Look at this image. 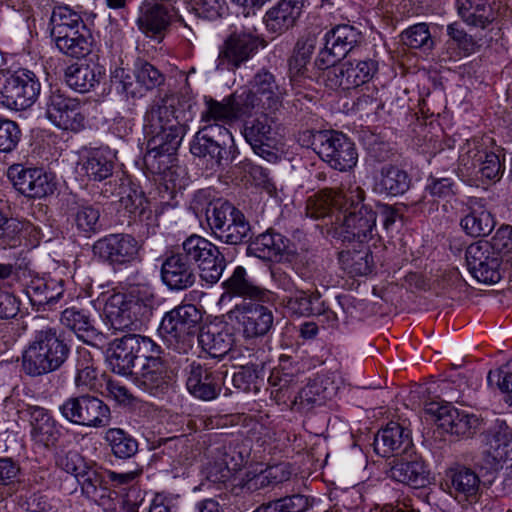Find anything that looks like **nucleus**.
<instances>
[{"mask_svg":"<svg viewBox=\"0 0 512 512\" xmlns=\"http://www.w3.org/2000/svg\"><path fill=\"white\" fill-rule=\"evenodd\" d=\"M172 102L167 96L159 98L145 113L147 145L143 163L146 174L165 175L170 170L187 132V125L176 114Z\"/></svg>","mask_w":512,"mask_h":512,"instance_id":"obj_1","label":"nucleus"},{"mask_svg":"<svg viewBox=\"0 0 512 512\" xmlns=\"http://www.w3.org/2000/svg\"><path fill=\"white\" fill-rule=\"evenodd\" d=\"M31 328L33 335L23 353L24 371L40 376L58 370L70 355V345L44 317H34Z\"/></svg>","mask_w":512,"mask_h":512,"instance_id":"obj_2","label":"nucleus"},{"mask_svg":"<svg viewBox=\"0 0 512 512\" xmlns=\"http://www.w3.org/2000/svg\"><path fill=\"white\" fill-rule=\"evenodd\" d=\"M154 295L146 285H131L122 292L110 294L104 313L115 330H136L147 322L153 313Z\"/></svg>","mask_w":512,"mask_h":512,"instance_id":"obj_3","label":"nucleus"},{"mask_svg":"<svg viewBox=\"0 0 512 512\" xmlns=\"http://www.w3.org/2000/svg\"><path fill=\"white\" fill-rule=\"evenodd\" d=\"M365 192L360 186L350 187L343 195V219L336 234L347 244H368L377 237V215L363 204Z\"/></svg>","mask_w":512,"mask_h":512,"instance_id":"obj_4","label":"nucleus"},{"mask_svg":"<svg viewBox=\"0 0 512 512\" xmlns=\"http://www.w3.org/2000/svg\"><path fill=\"white\" fill-rule=\"evenodd\" d=\"M493 139L488 136L467 140L461 147L458 170L463 177L477 180L499 181L504 173L503 161L490 147Z\"/></svg>","mask_w":512,"mask_h":512,"instance_id":"obj_5","label":"nucleus"},{"mask_svg":"<svg viewBox=\"0 0 512 512\" xmlns=\"http://www.w3.org/2000/svg\"><path fill=\"white\" fill-rule=\"evenodd\" d=\"M202 313L193 304H180L166 312L158 333L161 338L179 353H187L201 329Z\"/></svg>","mask_w":512,"mask_h":512,"instance_id":"obj_6","label":"nucleus"},{"mask_svg":"<svg viewBox=\"0 0 512 512\" xmlns=\"http://www.w3.org/2000/svg\"><path fill=\"white\" fill-rule=\"evenodd\" d=\"M206 219L213 235L229 245L251 240V225L244 213L228 201L218 199L206 208Z\"/></svg>","mask_w":512,"mask_h":512,"instance_id":"obj_7","label":"nucleus"},{"mask_svg":"<svg viewBox=\"0 0 512 512\" xmlns=\"http://www.w3.org/2000/svg\"><path fill=\"white\" fill-rule=\"evenodd\" d=\"M307 133L315 153L332 169L348 172L357 165L358 152L355 143L344 133L336 130Z\"/></svg>","mask_w":512,"mask_h":512,"instance_id":"obj_8","label":"nucleus"},{"mask_svg":"<svg viewBox=\"0 0 512 512\" xmlns=\"http://www.w3.org/2000/svg\"><path fill=\"white\" fill-rule=\"evenodd\" d=\"M233 143L231 132L223 125H204L190 144L191 153L207 162L210 169L221 167L232 161L228 146Z\"/></svg>","mask_w":512,"mask_h":512,"instance_id":"obj_9","label":"nucleus"},{"mask_svg":"<svg viewBox=\"0 0 512 512\" xmlns=\"http://www.w3.org/2000/svg\"><path fill=\"white\" fill-rule=\"evenodd\" d=\"M40 90L41 84L32 71H0V102L7 108L20 111L31 107Z\"/></svg>","mask_w":512,"mask_h":512,"instance_id":"obj_10","label":"nucleus"},{"mask_svg":"<svg viewBox=\"0 0 512 512\" xmlns=\"http://www.w3.org/2000/svg\"><path fill=\"white\" fill-rule=\"evenodd\" d=\"M193 265L197 264L200 277L207 283H217L226 268V259L219 248L206 238L192 234L178 250Z\"/></svg>","mask_w":512,"mask_h":512,"instance_id":"obj_11","label":"nucleus"},{"mask_svg":"<svg viewBox=\"0 0 512 512\" xmlns=\"http://www.w3.org/2000/svg\"><path fill=\"white\" fill-rule=\"evenodd\" d=\"M59 412L66 421L79 426L103 428L111 422L109 406L90 394L67 398L59 406Z\"/></svg>","mask_w":512,"mask_h":512,"instance_id":"obj_12","label":"nucleus"},{"mask_svg":"<svg viewBox=\"0 0 512 512\" xmlns=\"http://www.w3.org/2000/svg\"><path fill=\"white\" fill-rule=\"evenodd\" d=\"M45 116L58 129L79 132L85 127V115L80 101L60 89H51L45 102Z\"/></svg>","mask_w":512,"mask_h":512,"instance_id":"obj_13","label":"nucleus"},{"mask_svg":"<svg viewBox=\"0 0 512 512\" xmlns=\"http://www.w3.org/2000/svg\"><path fill=\"white\" fill-rule=\"evenodd\" d=\"M378 72V61L365 59L344 62L322 73V81L332 90L339 88L349 90L363 85L373 79Z\"/></svg>","mask_w":512,"mask_h":512,"instance_id":"obj_14","label":"nucleus"},{"mask_svg":"<svg viewBox=\"0 0 512 512\" xmlns=\"http://www.w3.org/2000/svg\"><path fill=\"white\" fill-rule=\"evenodd\" d=\"M264 41L247 31H235L230 34L220 47L217 69L235 70L242 63L252 58Z\"/></svg>","mask_w":512,"mask_h":512,"instance_id":"obj_15","label":"nucleus"},{"mask_svg":"<svg viewBox=\"0 0 512 512\" xmlns=\"http://www.w3.org/2000/svg\"><path fill=\"white\" fill-rule=\"evenodd\" d=\"M278 127L274 117L261 114L244 125L243 136L253 151L268 162L278 159L275 146L277 143Z\"/></svg>","mask_w":512,"mask_h":512,"instance_id":"obj_16","label":"nucleus"},{"mask_svg":"<svg viewBox=\"0 0 512 512\" xmlns=\"http://www.w3.org/2000/svg\"><path fill=\"white\" fill-rule=\"evenodd\" d=\"M93 252L113 267L122 266L137 258L139 244L130 234H109L94 243Z\"/></svg>","mask_w":512,"mask_h":512,"instance_id":"obj_17","label":"nucleus"},{"mask_svg":"<svg viewBox=\"0 0 512 512\" xmlns=\"http://www.w3.org/2000/svg\"><path fill=\"white\" fill-rule=\"evenodd\" d=\"M229 317L234 319L241 327L246 338L265 336L273 327V311L262 304L242 302L237 304L230 312Z\"/></svg>","mask_w":512,"mask_h":512,"instance_id":"obj_18","label":"nucleus"},{"mask_svg":"<svg viewBox=\"0 0 512 512\" xmlns=\"http://www.w3.org/2000/svg\"><path fill=\"white\" fill-rule=\"evenodd\" d=\"M159 352H152L143 359V363L134 372L135 384L144 391L157 396L164 394L171 386L172 377L166 361Z\"/></svg>","mask_w":512,"mask_h":512,"instance_id":"obj_19","label":"nucleus"},{"mask_svg":"<svg viewBox=\"0 0 512 512\" xmlns=\"http://www.w3.org/2000/svg\"><path fill=\"white\" fill-rule=\"evenodd\" d=\"M468 270L479 282L497 283L501 279L500 257L491 250L488 241H478L469 245L465 252Z\"/></svg>","mask_w":512,"mask_h":512,"instance_id":"obj_20","label":"nucleus"},{"mask_svg":"<svg viewBox=\"0 0 512 512\" xmlns=\"http://www.w3.org/2000/svg\"><path fill=\"white\" fill-rule=\"evenodd\" d=\"M174 17L176 11L169 1L145 0L140 7L137 25L147 37L162 39Z\"/></svg>","mask_w":512,"mask_h":512,"instance_id":"obj_21","label":"nucleus"},{"mask_svg":"<svg viewBox=\"0 0 512 512\" xmlns=\"http://www.w3.org/2000/svg\"><path fill=\"white\" fill-rule=\"evenodd\" d=\"M388 477L415 488L425 486L429 481V471L422 457L415 450L396 455L389 462Z\"/></svg>","mask_w":512,"mask_h":512,"instance_id":"obj_22","label":"nucleus"},{"mask_svg":"<svg viewBox=\"0 0 512 512\" xmlns=\"http://www.w3.org/2000/svg\"><path fill=\"white\" fill-rule=\"evenodd\" d=\"M8 177L16 190L29 198H44L55 190V183L40 169L12 165L8 169Z\"/></svg>","mask_w":512,"mask_h":512,"instance_id":"obj_23","label":"nucleus"},{"mask_svg":"<svg viewBox=\"0 0 512 512\" xmlns=\"http://www.w3.org/2000/svg\"><path fill=\"white\" fill-rule=\"evenodd\" d=\"M225 374V371L212 370L194 361L188 367L187 389L199 399L212 400L219 395Z\"/></svg>","mask_w":512,"mask_h":512,"instance_id":"obj_24","label":"nucleus"},{"mask_svg":"<svg viewBox=\"0 0 512 512\" xmlns=\"http://www.w3.org/2000/svg\"><path fill=\"white\" fill-rule=\"evenodd\" d=\"M374 450L382 457L400 456L414 450L411 432L397 422H389L374 438Z\"/></svg>","mask_w":512,"mask_h":512,"instance_id":"obj_25","label":"nucleus"},{"mask_svg":"<svg viewBox=\"0 0 512 512\" xmlns=\"http://www.w3.org/2000/svg\"><path fill=\"white\" fill-rule=\"evenodd\" d=\"M162 282L172 291L186 290L196 282L193 265L179 251L168 255L161 265Z\"/></svg>","mask_w":512,"mask_h":512,"instance_id":"obj_26","label":"nucleus"},{"mask_svg":"<svg viewBox=\"0 0 512 512\" xmlns=\"http://www.w3.org/2000/svg\"><path fill=\"white\" fill-rule=\"evenodd\" d=\"M449 480V493L459 503L473 504L480 497V478L477 473L466 466L457 465L446 473Z\"/></svg>","mask_w":512,"mask_h":512,"instance_id":"obj_27","label":"nucleus"},{"mask_svg":"<svg viewBox=\"0 0 512 512\" xmlns=\"http://www.w3.org/2000/svg\"><path fill=\"white\" fill-rule=\"evenodd\" d=\"M482 422L477 415L454 407H441L438 415V426L462 439L472 438L481 429Z\"/></svg>","mask_w":512,"mask_h":512,"instance_id":"obj_28","label":"nucleus"},{"mask_svg":"<svg viewBox=\"0 0 512 512\" xmlns=\"http://www.w3.org/2000/svg\"><path fill=\"white\" fill-rule=\"evenodd\" d=\"M305 0H279L266 11L263 22L270 33L281 35L292 28L299 19Z\"/></svg>","mask_w":512,"mask_h":512,"instance_id":"obj_29","label":"nucleus"},{"mask_svg":"<svg viewBox=\"0 0 512 512\" xmlns=\"http://www.w3.org/2000/svg\"><path fill=\"white\" fill-rule=\"evenodd\" d=\"M27 412L30 416L31 438L45 448L56 446L61 436V431L56 420L49 414L48 410L40 406H28Z\"/></svg>","mask_w":512,"mask_h":512,"instance_id":"obj_30","label":"nucleus"},{"mask_svg":"<svg viewBox=\"0 0 512 512\" xmlns=\"http://www.w3.org/2000/svg\"><path fill=\"white\" fill-rule=\"evenodd\" d=\"M496 221L480 199L469 200L466 214L460 220L463 231L471 237H484L494 229Z\"/></svg>","mask_w":512,"mask_h":512,"instance_id":"obj_31","label":"nucleus"},{"mask_svg":"<svg viewBox=\"0 0 512 512\" xmlns=\"http://www.w3.org/2000/svg\"><path fill=\"white\" fill-rule=\"evenodd\" d=\"M249 87L263 103V109H277L286 94L276 77L267 69L258 71L250 81Z\"/></svg>","mask_w":512,"mask_h":512,"instance_id":"obj_32","label":"nucleus"},{"mask_svg":"<svg viewBox=\"0 0 512 512\" xmlns=\"http://www.w3.org/2000/svg\"><path fill=\"white\" fill-rule=\"evenodd\" d=\"M348 244L338 254L339 263L343 270L351 276H364L371 273L374 266L373 256L368 244Z\"/></svg>","mask_w":512,"mask_h":512,"instance_id":"obj_33","label":"nucleus"},{"mask_svg":"<svg viewBox=\"0 0 512 512\" xmlns=\"http://www.w3.org/2000/svg\"><path fill=\"white\" fill-rule=\"evenodd\" d=\"M289 240L272 230L259 234L249 242L247 255L263 260H272L287 249Z\"/></svg>","mask_w":512,"mask_h":512,"instance_id":"obj_34","label":"nucleus"},{"mask_svg":"<svg viewBox=\"0 0 512 512\" xmlns=\"http://www.w3.org/2000/svg\"><path fill=\"white\" fill-rule=\"evenodd\" d=\"M198 343L212 358L224 357L233 346V335L217 326L201 328L197 334Z\"/></svg>","mask_w":512,"mask_h":512,"instance_id":"obj_35","label":"nucleus"},{"mask_svg":"<svg viewBox=\"0 0 512 512\" xmlns=\"http://www.w3.org/2000/svg\"><path fill=\"white\" fill-rule=\"evenodd\" d=\"M60 321L85 343L92 344L100 337V333L94 325V320L83 309L76 307L65 309L61 314Z\"/></svg>","mask_w":512,"mask_h":512,"instance_id":"obj_36","label":"nucleus"},{"mask_svg":"<svg viewBox=\"0 0 512 512\" xmlns=\"http://www.w3.org/2000/svg\"><path fill=\"white\" fill-rule=\"evenodd\" d=\"M81 484L82 492L98 505L106 507L107 510H115L112 507L111 491L106 487L103 476L92 467L86 469L77 478Z\"/></svg>","mask_w":512,"mask_h":512,"instance_id":"obj_37","label":"nucleus"},{"mask_svg":"<svg viewBox=\"0 0 512 512\" xmlns=\"http://www.w3.org/2000/svg\"><path fill=\"white\" fill-rule=\"evenodd\" d=\"M410 185L411 178L405 170L388 164L380 170V179L376 183V189L386 195L398 196L408 191Z\"/></svg>","mask_w":512,"mask_h":512,"instance_id":"obj_38","label":"nucleus"},{"mask_svg":"<svg viewBox=\"0 0 512 512\" xmlns=\"http://www.w3.org/2000/svg\"><path fill=\"white\" fill-rule=\"evenodd\" d=\"M115 345L135 365L139 359H144L152 352H159L160 346L151 338L139 334L128 333L121 338H116Z\"/></svg>","mask_w":512,"mask_h":512,"instance_id":"obj_39","label":"nucleus"},{"mask_svg":"<svg viewBox=\"0 0 512 512\" xmlns=\"http://www.w3.org/2000/svg\"><path fill=\"white\" fill-rule=\"evenodd\" d=\"M458 14L470 26L486 28L494 19L492 8L482 0H457Z\"/></svg>","mask_w":512,"mask_h":512,"instance_id":"obj_40","label":"nucleus"},{"mask_svg":"<svg viewBox=\"0 0 512 512\" xmlns=\"http://www.w3.org/2000/svg\"><path fill=\"white\" fill-rule=\"evenodd\" d=\"M223 287L230 295L257 300H264L268 292L254 285L247 277V272L242 266H237L234 269L232 275L223 282Z\"/></svg>","mask_w":512,"mask_h":512,"instance_id":"obj_41","label":"nucleus"},{"mask_svg":"<svg viewBox=\"0 0 512 512\" xmlns=\"http://www.w3.org/2000/svg\"><path fill=\"white\" fill-rule=\"evenodd\" d=\"M101 78L100 71L84 63H75L67 67L65 71V80L73 90L86 93L99 83Z\"/></svg>","mask_w":512,"mask_h":512,"instance_id":"obj_42","label":"nucleus"},{"mask_svg":"<svg viewBox=\"0 0 512 512\" xmlns=\"http://www.w3.org/2000/svg\"><path fill=\"white\" fill-rule=\"evenodd\" d=\"M294 294L287 298L286 307L299 316L320 315L324 312L320 302V293L307 289H296Z\"/></svg>","mask_w":512,"mask_h":512,"instance_id":"obj_43","label":"nucleus"},{"mask_svg":"<svg viewBox=\"0 0 512 512\" xmlns=\"http://www.w3.org/2000/svg\"><path fill=\"white\" fill-rule=\"evenodd\" d=\"M329 48L336 51V55L345 57L362 40V34L353 26L338 25L325 35Z\"/></svg>","mask_w":512,"mask_h":512,"instance_id":"obj_44","label":"nucleus"},{"mask_svg":"<svg viewBox=\"0 0 512 512\" xmlns=\"http://www.w3.org/2000/svg\"><path fill=\"white\" fill-rule=\"evenodd\" d=\"M315 48L313 37L301 38L297 41L292 56L288 60L289 78L292 83L299 81L307 72V64Z\"/></svg>","mask_w":512,"mask_h":512,"instance_id":"obj_45","label":"nucleus"},{"mask_svg":"<svg viewBox=\"0 0 512 512\" xmlns=\"http://www.w3.org/2000/svg\"><path fill=\"white\" fill-rule=\"evenodd\" d=\"M204 102L205 110L201 113V121L206 123L205 125L220 124L224 126L237 119L230 96L225 97L222 101L206 96Z\"/></svg>","mask_w":512,"mask_h":512,"instance_id":"obj_46","label":"nucleus"},{"mask_svg":"<svg viewBox=\"0 0 512 512\" xmlns=\"http://www.w3.org/2000/svg\"><path fill=\"white\" fill-rule=\"evenodd\" d=\"M70 219L78 232L90 236L102 228L100 211L91 204L78 205L71 209Z\"/></svg>","mask_w":512,"mask_h":512,"instance_id":"obj_47","label":"nucleus"},{"mask_svg":"<svg viewBox=\"0 0 512 512\" xmlns=\"http://www.w3.org/2000/svg\"><path fill=\"white\" fill-rule=\"evenodd\" d=\"M113 455L119 459H129L138 452V441L120 428H110L104 436Z\"/></svg>","mask_w":512,"mask_h":512,"instance_id":"obj_48","label":"nucleus"},{"mask_svg":"<svg viewBox=\"0 0 512 512\" xmlns=\"http://www.w3.org/2000/svg\"><path fill=\"white\" fill-rule=\"evenodd\" d=\"M87 176L94 181H102L112 175L114 163L109 151L93 150L83 164Z\"/></svg>","mask_w":512,"mask_h":512,"instance_id":"obj_49","label":"nucleus"},{"mask_svg":"<svg viewBox=\"0 0 512 512\" xmlns=\"http://www.w3.org/2000/svg\"><path fill=\"white\" fill-rule=\"evenodd\" d=\"M347 193L341 189L339 192H323L311 197L307 201L306 213L314 219L325 218L329 215L334 203L344 204L343 195Z\"/></svg>","mask_w":512,"mask_h":512,"instance_id":"obj_50","label":"nucleus"},{"mask_svg":"<svg viewBox=\"0 0 512 512\" xmlns=\"http://www.w3.org/2000/svg\"><path fill=\"white\" fill-rule=\"evenodd\" d=\"M92 44L93 38L90 30L87 26H82L81 33L77 34L75 37L60 40L56 43V46L60 52L67 56L83 58L90 54Z\"/></svg>","mask_w":512,"mask_h":512,"instance_id":"obj_51","label":"nucleus"},{"mask_svg":"<svg viewBox=\"0 0 512 512\" xmlns=\"http://www.w3.org/2000/svg\"><path fill=\"white\" fill-rule=\"evenodd\" d=\"M112 83L117 92L123 94L127 99H139L147 93L136 74L130 75L123 68L114 71Z\"/></svg>","mask_w":512,"mask_h":512,"instance_id":"obj_52","label":"nucleus"},{"mask_svg":"<svg viewBox=\"0 0 512 512\" xmlns=\"http://www.w3.org/2000/svg\"><path fill=\"white\" fill-rule=\"evenodd\" d=\"M488 244L491 245V250L500 257L503 265L512 268V226L501 225Z\"/></svg>","mask_w":512,"mask_h":512,"instance_id":"obj_53","label":"nucleus"},{"mask_svg":"<svg viewBox=\"0 0 512 512\" xmlns=\"http://www.w3.org/2000/svg\"><path fill=\"white\" fill-rule=\"evenodd\" d=\"M401 41L404 45L413 49H431L434 42L426 23H418L401 33Z\"/></svg>","mask_w":512,"mask_h":512,"instance_id":"obj_54","label":"nucleus"},{"mask_svg":"<svg viewBox=\"0 0 512 512\" xmlns=\"http://www.w3.org/2000/svg\"><path fill=\"white\" fill-rule=\"evenodd\" d=\"M511 439L512 434L508 427L499 426L497 430L491 432L486 438L489 447L487 452L494 460H503L507 457Z\"/></svg>","mask_w":512,"mask_h":512,"instance_id":"obj_55","label":"nucleus"},{"mask_svg":"<svg viewBox=\"0 0 512 512\" xmlns=\"http://www.w3.org/2000/svg\"><path fill=\"white\" fill-rule=\"evenodd\" d=\"M229 96L237 119L251 114L255 109L263 108L262 101L257 94L253 93L250 87L240 92L236 91Z\"/></svg>","mask_w":512,"mask_h":512,"instance_id":"obj_56","label":"nucleus"},{"mask_svg":"<svg viewBox=\"0 0 512 512\" xmlns=\"http://www.w3.org/2000/svg\"><path fill=\"white\" fill-rule=\"evenodd\" d=\"M78 353L83 357V360H79L77 363L75 385L77 388L91 389L96 385L97 370L88 351L80 350Z\"/></svg>","mask_w":512,"mask_h":512,"instance_id":"obj_57","label":"nucleus"},{"mask_svg":"<svg viewBox=\"0 0 512 512\" xmlns=\"http://www.w3.org/2000/svg\"><path fill=\"white\" fill-rule=\"evenodd\" d=\"M121 202L130 213L137 214L140 220H148L152 216L148 200L138 188L130 187L128 193L121 197Z\"/></svg>","mask_w":512,"mask_h":512,"instance_id":"obj_58","label":"nucleus"},{"mask_svg":"<svg viewBox=\"0 0 512 512\" xmlns=\"http://www.w3.org/2000/svg\"><path fill=\"white\" fill-rule=\"evenodd\" d=\"M54 284V282H33L27 290L31 303L38 306L55 303L61 296L62 291L55 292L54 288L51 287Z\"/></svg>","mask_w":512,"mask_h":512,"instance_id":"obj_59","label":"nucleus"},{"mask_svg":"<svg viewBox=\"0 0 512 512\" xmlns=\"http://www.w3.org/2000/svg\"><path fill=\"white\" fill-rule=\"evenodd\" d=\"M51 31L63 26L79 27L86 26L81 16L66 5L54 7L50 17Z\"/></svg>","mask_w":512,"mask_h":512,"instance_id":"obj_60","label":"nucleus"},{"mask_svg":"<svg viewBox=\"0 0 512 512\" xmlns=\"http://www.w3.org/2000/svg\"><path fill=\"white\" fill-rule=\"evenodd\" d=\"M21 138V130L16 122L0 117V152L13 151Z\"/></svg>","mask_w":512,"mask_h":512,"instance_id":"obj_61","label":"nucleus"},{"mask_svg":"<svg viewBox=\"0 0 512 512\" xmlns=\"http://www.w3.org/2000/svg\"><path fill=\"white\" fill-rule=\"evenodd\" d=\"M18 506L26 512H48L52 506L47 495L40 491H26L18 497Z\"/></svg>","mask_w":512,"mask_h":512,"instance_id":"obj_62","label":"nucleus"},{"mask_svg":"<svg viewBox=\"0 0 512 512\" xmlns=\"http://www.w3.org/2000/svg\"><path fill=\"white\" fill-rule=\"evenodd\" d=\"M134 73L147 92L159 87L165 81L164 75L148 62L139 63Z\"/></svg>","mask_w":512,"mask_h":512,"instance_id":"obj_63","label":"nucleus"},{"mask_svg":"<svg viewBox=\"0 0 512 512\" xmlns=\"http://www.w3.org/2000/svg\"><path fill=\"white\" fill-rule=\"evenodd\" d=\"M487 381L490 385L495 384L502 392L507 393L512 404V359L501 369L490 371Z\"/></svg>","mask_w":512,"mask_h":512,"instance_id":"obj_64","label":"nucleus"}]
</instances>
